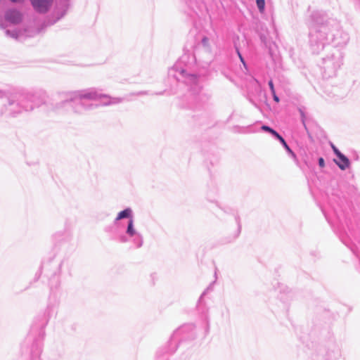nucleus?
Wrapping results in <instances>:
<instances>
[{"label": "nucleus", "instance_id": "nucleus-1", "mask_svg": "<svg viewBox=\"0 0 360 360\" xmlns=\"http://www.w3.org/2000/svg\"><path fill=\"white\" fill-rule=\"evenodd\" d=\"M32 5L36 11L45 13L51 5L53 0H30Z\"/></svg>", "mask_w": 360, "mask_h": 360}, {"label": "nucleus", "instance_id": "nucleus-2", "mask_svg": "<svg viewBox=\"0 0 360 360\" xmlns=\"http://www.w3.org/2000/svg\"><path fill=\"white\" fill-rule=\"evenodd\" d=\"M337 158L338 159L334 160V161L340 169L345 170L349 167L350 162L349 159L342 153Z\"/></svg>", "mask_w": 360, "mask_h": 360}, {"label": "nucleus", "instance_id": "nucleus-3", "mask_svg": "<svg viewBox=\"0 0 360 360\" xmlns=\"http://www.w3.org/2000/svg\"><path fill=\"white\" fill-rule=\"evenodd\" d=\"M262 129L265 131H268V132L271 133L275 137H278V139L281 141V143L283 145V146L286 148V150H288V151L291 152L290 148H289V146L286 143V142L284 140V139L278 133H277L275 130H274L273 129H271L269 127L266 126V125L262 126Z\"/></svg>", "mask_w": 360, "mask_h": 360}, {"label": "nucleus", "instance_id": "nucleus-4", "mask_svg": "<svg viewBox=\"0 0 360 360\" xmlns=\"http://www.w3.org/2000/svg\"><path fill=\"white\" fill-rule=\"evenodd\" d=\"M6 19L13 23H18L20 22L22 16L17 11H10L6 14Z\"/></svg>", "mask_w": 360, "mask_h": 360}, {"label": "nucleus", "instance_id": "nucleus-5", "mask_svg": "<svg viewBox=\"0 0 360 360\" xmlns=\"http://www.w3.org/2000/svg\"><path fill=\"white\" fill-rule=\"evenodd\" d=\"M131 210L129 209V208H127V209H125L124 210L120 212L116 219L117 220H120L122 219H124V218H128L131 216Z\"/></svg>", "mask_w": 360, "mask_h": 360}, {"label": "nucleus", "instance_id": "nucleus-6", "mask_svg": "<svg viewBox=\"0 0 360 360\" xmlns=\"http://www.w3.org/2000/svg\"><path fill=\"white\" fill-rule=\"evenodd\" d=\"M127 232L130 236H134L135 233V231L133 228V220L132 219H130V221L129 222Z\"/></svg>", "mask_w": 360, "mask_h": 360}, {"label": "nucleus", "instance_id": "nucleus-7", "mask_svg": "<svg viewBox=\"0 0 360 360\" xmlns=\"http://www.w3.org/2000/svg\"><path fill=\"white\" fill-rule=\"evenodd\" d=\"M257 6L260 12H263L265 7V1L264 0H257Z\"/></svg>", "mask_w": 360, "mask_h": 360}, {"label": "nucleus", "instance_id": "nucleus-8", "mask_svg": "<svg viewBox=\"0 0 360 360\" xmlns=\"http://www.w3.org/2000/svg\"><path fill=\"white\" fill-rule=\"evenodd\" d=\"M330 146L333 152L337 156L341 153V152L334 146V144L331 143Z\"/></svg>", "mask_w": 360, "mask_h": 360}, {"label": "nucleus", "instance_id": "nucleus-9", "mask_svg": "<svg viewBox=\"0 0 360 360\" xmlns=\"http://www.w3.org/2000/svg\"><path fill=\"white\" fill-rule=\"evenodd\" d=\"M269 86L270 87V89H271V91L272 94H274V92H276V91H275V89H274L273 82L271 80H270L269 82Z\"/></svg>", "mask_w": 360, "mask_h": 360}, {"label": "nucleus", "instance_id": "nucleus-10", "mask_svg": "<svg viewBox=\"0 0 360 360\" xmlns=\"http://www.w3.org/2000/svg\"><path fill=\"white\" fill-rule=\"evenodd\" d=\"M319 165L321 167H325V162H324V160L323 158H320L319 159Z\"/></svg>", "mask_w": 360, "mask_h": 360}, {"label": "nucleus", "instance_id": "nucleus-11", "mask_svg": "<svg viewBox=\"0 0 360 360\" xmlns=\"http://www.w3.org/2000/svg\"><path fill=\"white\" fill-rule=\"evenodd\" d=\"M272 95H273V97H274V100L276 103H278V102H279V98H278V97L276 96V92H274V94H272Z\"/></svg>", "mask_w": 360, "mask_h": 360}, {"label": "nucleus", "instance_id": "nucleus-12", "mask_svg": "<svg viewBox=\"0 0 360 360\" xmlns=\"http://www.w3.org/2000/svg\"><path fill=\"white\" fill-rule=\"evenodd\" d=\"M238 56L240 58V61L243 63L244 65H245V61H244V59L242 57L241 54L240 53V52L238 51Z\"/></svg>", "mask_w": 360, "mask_h": 360}, {"label": "nucleus", "instance_id": "nucleus-13", "mask_svg": "<svg viewBox=\"0 0 360 360\" xmlns=\"http://www.w3.org/2000/svg\"><path fill=\"white\" fill-rule=\"evenodd\" d=\"M11 1H13V2H21L23 0H11Z\"/></svg>", "mask_w": 360, "mask_h": 360}, {"label": "nucleus", "instance_id": "nucleus-14", "mask_svg": "<svg viewBox=\"0 0 360 360\" xmlns=\"http://www.w3.org/2000/svg\"><path fill=\"white\" fill-rule=\"evenodd\" d=\"M191 77H193L194 79H196V78H197L196 76H195V75H191Z\"/></svg>", "mask_w": 360, "mask_h": 360}]
</instances>
